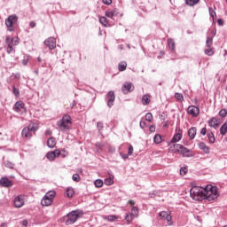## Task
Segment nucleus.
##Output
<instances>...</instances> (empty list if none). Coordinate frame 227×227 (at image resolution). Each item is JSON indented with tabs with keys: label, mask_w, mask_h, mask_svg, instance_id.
<instances>
[{
	"label": "nucleus",
	"mask_w": 227,
	"mask_h": 227,
	"mask_svg": "<svg viewBox=\"0 0 227 227\" xmlns=\"http://www.w3.org/2000/svg\"><path fill=\"white\" fill-rule=\"evenodd\" d=\"M190 196L195 201H203V200H207V201H214L217 200L219 196L217 193V188L207 184L205 188L200 186H193L190 190Z\"/></svg>",
	"instance_id": "1"
},
{
	"label": "nucleus",
	"mask_w": 227,
	"mask_h": 227,
	"mask_svg": "<svg viewBox=\"0 0 227 227\" xmlns=\"http://www.w3.org/2000/svg\"><path fill=\"white\" fill-rule=\"evenodd\" d=\"M57 127H59L61 132H68L72 129V117L69 114H64L63 117L57 121Z\"/></svg>",
	"instance_id": "2"
},
{
	"label": "nucleus",
	"mask_w": 227,
	"mask_h": 227,
	"mask_svg": "<svg viewBox=\"0 0 227 227\" xmlns=\"http://www.w3.org/2000/svg\"><path fill=\"white\" fill-rule=\"evenodd\" d=\"M83 212L81 209H76L69 212L65 217L66 226H70L77 223L78 219H81V216L83 215Z\"/></svg>",
	"instance_id": "3"
},
{
	"label": "nucleus",
	"mask_w": 227,
	"mask_h": 227,
	"mask_svg": "<svg viewBox=\"0 0 227 227\" xmlns=\"http://www.w3.org/2000/svg\"><path fill=\"white\" fill-rule=\"evenodd\" d=\"M38 130V126L35 124H29L28 126L25 127L21 131V136L26 137L27 139H31L35 132Z\"/></svg>",
	"instance_id": "4"
},
{
	"label": "nucleus",
	"mask_w": 227,
	"mask_h": 227,
	"mask_svg": "<svg viewBox=\"0 0 227 227\" xmlns=\"http://www.w3.org/2000/svg\"><path fill=\"white\" fill-rule=\"evenodd\" d=\"M19 21V16L17 14H12L5 20V25L8 31H13V25Z\"/></svg>",
	"instance_id": "5"
},
{
	"label": "nucleus",
	"mask_w": 227,
	"mask_h": 227,
	"mask_svg": "<svg viewBox=\"0 0 227 227\" xmlns=\"http://www.w3.org/2000/svg\"><path fill=\"white\" fill-rule=\"evenodd\" d=\"M121 91L124 95H129L134 91V84L132 82H126L121 87Z\"/></svg>",
	"instance_id": "6"
},
{
	"label": "nucleus",
	"mask_w": 227,
	"mask_h": 227,
	"mask_svg": "<svg viewBox=\"0 0 227 227\" xmlns=\"http://www.w3.org/2000/svg\"><path fill=\"white\" fill-rule=\"evenodd\" d=\"M44 45H46V47H49L51 51H52V49H56V38L50 37L46 39L44 41Z\"/></svg>",
	"instance_id": "7"
},
{
	"label": "nucleus",
	"mask_w": 227,
	"mask_h": 227,
	"mask_svg": "<svg viewBox=\"0 0 227 227\" xmlns=\"http://www.w3.org/2000/svg\"><path fill=\"white\" fill-rule=\"evenodd\" d=\"M187 113L196 118V116L200 114V108L195 106H190L187 109Z\"/></svg>",
	"instance_id": "8"
},
{
	"label": "nucleus",
	"mask_w": 227,
	"mask_h": 227,
	"mask_svg": "<svg viewBox=\"0 0 227 227\" xmlns=\"http://www.w3.org/2000/svg\"><path fill=\"white\" fill-rule=\"evenodd\" d=\"M108 100H107V106L109 107H113V106H114V100L116 98V97L114 96V91L110 90L107 95H106Z\"/></svg>",
	"instance_id": "9"
},
{
	"label": "nucleus",
	"mask_w": 227,
	"mask_h": 227,
	"mask_svg": "<svg viewBox=\"0 0 227 227\" xmlns=\"http://www.w3.org/2000/svg\"><path fill=\"white\" fill-rule=\"evenodd\" d=\"M14 111H16V113H20V111H26V104H24V102L22 101H17L14 104V107H13Z\"/></svg>",
	"instance_id": "10"
},
{
	"label": "nucleus",
	"mask_w": 227,
	"mask_h": 227,
	"mask_svg": "<svg viewBox=\"0 0 227 227\" xmlns=\"http://www.w3.org/2000/svg\"><path fill=\"white\" fill-rule=\"evenodd\" d=\"M5 43H9L12 45V47H16L19 44V37H12L10 38V35H7L5 38Z\"/></svg>",
	"instance_id": "11"
},
{
	"label": "nucleus",
	"mask_w": 227,
	"mask_h": 227,
	"mask_svg": "<svg viewBox=\"0 0 227 227\" xmlns=\"http://www.w3.org/2000/svg\"><path fill=\"white\" fill-rule=\"evenodd\" d=\"M0 185L3 187H12L13 185V183L12 180L8 179V177H2L0 179Z\"/></svg>",
	"instance_id": "12"
},
{
	"label": "nucleus",
	"mask_w": 227,
	"mask_h": 227,
	"mask_svg": "<svg viewBox=\"0 0 227 227\" xmlns=\"http://www.w3.org/2000/svg\"><path fill=\"white\" fill-rule=\"evenodd\" d=\"M14 207L16 208H21V207H24V199H21L20 196H18L14 199Z\"/></svg>",
	"instance_id": "13"
},
{
	"label": "nucleus",
	"mask_w": 227,
	"mask_h": 227,
	"mask_svg": "<svg viewBox=\"0 0 227 227\" xmlns=\"http://www.w3.org/2000/svg\"><path fill=\"white\" fill-rule=\"evenodd\" d=\"M209 127H213V129H217L219 127V121L215 117H212L210 121H208Z\"/></svg>",
	"instance_id": "14"
},
{
	"label": "nucleus",
	"mask_w": 227,
	"mask_h": 227,
	"mask_svg": "<svg viewBox=\"0 0 227 227\" xmlns=\"http://www.w3.org/2000/svg\"><path fill=\"white\" fill-rule=\"evenodd\" d=\"M199 148L200 150H202V152H204V153H210V147H208L207 145V144H205L204 142H200L199 144Z\"/></svg>",
	"instance_id": "15"
},
{
	"label": "nucleus",
	"mask_w": 227,
	"mask_h": 227,
	"mask_svg": "<svg viewBox=\"0 0 227 227\" xmlns=\"http://www.w3.org/2000/svg\"><path fill=\"white\" fill-rule=\"evenodd\" d=\"M180 153H182L183 157H192V152L185 146L183 147Z\"/></svg>",
	"instance_id": "16"
},
{
	"label": "nucleus",
	"mask_w": 227,
	"mask_h": 227,
	"mask_svg": "<svg viewBox=\"0 0 227 227\" xmlns=\"http://www.w3.org/2000/svg\"><path fill=\"white\" fill-rule=\"evenodd\" d=\"M41 204L43 207H51V205H52V200L44 196L41 200Z\"/></svg>",
	"instance_id": "17"
},
{
	"label": "nucleus",
	"mask_w": 227,
	"mask_h": 227,
	"mask_svg": "<svg viewBox=\"0 0 227 227\" xmlns=\"http://www.w3.org/2000/svg\"><path fill=\"white\" fill-rule=\"evenodd\" d=\"M196 134H197L196 127L190 128V129L188 130V136L190 139H194V137H196Z\"/></svg>",
	"instance_id": "18"
},
{
	"label": "nucleus",
	"mask_w": 227,
	"mask_h": 227,
	"mask_svg": "<svg viewBox=\"0 0 227 227\" xmlns=\"http://www.w3.org/2000/svg\"><path fill=\"white\" fill-rule=\"evenodd\" d=\"M182 139V129L178 130V133L174 135L171 143H178Z\"/></svg>",
	"instance_id": "19"
},
{
	"label": "nucleus",
	"mask_w": 227,
	"mask_h": 227,
	"mask_svg": "<svg viewBox=\"0 0 227 227\" xmlns=\"http://www.w3.org/2000/svg\"><path fill=\"white\" fill-rule=\"evenodd\" d=\"M47 146L49 148H54V146H56V138L54 137H51L48 139Z\"/></svg>",
	"instance_id": "20"
},
{
	"label": "nucleus",
	"mask_w": 227,
	"mask_h": 227,
	"mask_svg": "<svg viewBox=\"0 0 227 227\" xmlns=\"http://www.w3.org/2000/svg\"><path fill=\"white\" fill-rule=\"evenodd\" d=\"M44 197L48 198V200H51V201H54V198H56V192L50 191L44 195Z\"/></svg>",
	"instance_id": "21"
},
{
	"label": "nucleus",
	"mask_w": 227,
	"mask_h": 227,
	"mask_svg": "<svg viewBox=\"0 0 227 227\" xmlns=\"http://www.w3.org/2000/svg\"><path fill=\"white\" fill-rule=\"evenodd\" d=\"M118 70L119 72H125V70H127V62L125 61L120 62L118 66Z\"/></svg>",
	"instance_id": "22"
},
{
	"label": "nucleus",
	"mask_w": 227,
	"mask_h": 227,
	"mask_svg": "<svg viewBox=\"0 0 227 227\" xmlns=\"http://www.w3.org/2000/svg\"><path fill=\"white\" fill-rule=\"evenodd\" d=\"M6 45H7V50H6L7 54H15V46H12L9 43H6Z\"/></svg>",
	"instance_id": "23"
},
{
	"label": "nucleus",
	"mask_w": 227,
	"mask_h": 227,
	"mask_svg": "<svg viewBox=\"0 0 227 227\" xmlns=\"http://www.w3.org/2000/svg\"><path fill=\"white\" fill-rule=\"evenodd\" d=\"M66 194L68 198H73L74 194H75V191H74V188L68 187L66 189Z\"/></svg>",
	"instance_id": "24"
},
{
	"label": "nucleus",
	"mask_w": 227,
	"mask_h": 227,
	"mask_svg": "<svg viewBox=\"0 0 227 227\" xmlns=\"http://www.w3.org/2000/svg\"><path fill=\"white\" fill-rule=\"evenodd\" d=\"M142 104L143 106H148L150 104V95H144L142 97Z\"/></svg>",
	"instance_id": "25"
},
{
	"label": "nucleus",
	"mask_w": 227,
	"mask_h": 227,
	"mask_svg": "<svg viewBox=\"0 0 227 227\" xmlns=\"http://www.w3.org/2000/svg\"><path fill=\"white\" fill-rule=\"evenodd\" d=\"M207 139H208L209 143L211 145H214V143H215V137L214 136V133L213 132H208L207 134Z\"/></svg>",
	"instance_id": "26"
},
{
	"label": "nucleus",
	"mask_w": 227,
	"mask_h": 227,
	"mask_svg": "<svg viewBox=\"0 0 227 227\" xmlns=\"http://www.w3.org/2000/svg\"><path fill=\"white\" fill-rule=\"evenodd\" d=\"M106 17H108V19H113L114 15H118L116 13V10H112V11H106L105 13Z\"/></svg>",
	"instance_id": "27"
},
{
	"label": "nucleus",
	"mask_w": 227,
	"mask_h": 227,
	"mask_svg": "<svg viewBox=\"0 0 227 227\" xmlns=\"http://www.w3.org/2000/svg\"><path fill=\"white\" fill-rule=\"evenodd\" d=\"M226 133H227V122L223 123L220 128L221 136H225Z\"/></svg>",
	"instance_id": "28"
},
{
	"label": "nucleus",
	"mask_w": 227,
	"mask_h": 227,
	"mask_svg": "<svg viewBox=\"0 0 227 227\" xmlns=\"http://www.w3.org/2000/svg\"><path fill=\"white\" fill-rule=\"evenodd\" d=\"M134 217H137L139 215V208L137 207H133L131 208V213H130Z\"/></svg>",
	"instance_id": "29"
},
{
	"label": "nucleus",
	"mask_w": 227,
	"mask_h": 227,
	"mask_svg": "<svg viewBox=\"0 0 227 227\" xmlns=\"http://www.w3.org/2000/svg\"><path fill=\"white\" fill-rule=\"evenodd\" d=\"M153 141L156 143V145H160V143H162V137L160 135H155Z\"/></svg>",
	"instance_id": "30"
},
{
	"label": "nucleus",
	"mask_w": 227,
	"mask_h": 227,
	"mask_svg": "<svg viewBox=\"0 0 227 227\" xmlns=\"http://www.w3.org/2000/svg\"><path fill=\"white\" fill-rule=\"evenodd\" d=\"M185 3L188 6H194L200 3V0H185Z\"/></svg>",
	"instance_id": "31"
},
{
	"label": "nucleus",
	"mask_w": 227,
	"mask_h": 227,
	"mask_svg": "<svg viewBox=\"0 0 227 227\" xmlns=\"http://www.w3.org/2000/svg\"><path fill=\"white\" fill-rule=\"evenodd\" d=\"M12 93L16 98L20 97V90H19V88L15 87V85L12 86Z\"/></svg>",
	"instance_id": "32"
},
{
	"label": "nucleus",
	"mask_w": 227,
	"mask_h": 227,
	"mask_svg": "<svg viewBox=\"0 0 227 227\" xmlns=\"http://www.w3.org/2000/svg\"><path fill=\"white\" fill-rule=\"evenodd\" d=\"M168 47L172 51V52H175V40L168 39Z\"/></svg>",
	"instance_id": "33"
},
{
	"label": "nucleus",
	"mask_w": 227,
	"mask_h": 227,
	"mask_svg": "<svg viewBox=\"0 0 227 227\" xmlns=\"http://www.w3.org/2000/svg\"><path fill=\"white\" fill-rule=\"evenodd\" d=\"M94 185L95 187L100 188L102 185H104V181H102V179H96L94 181Z\"/></svg>",
	"instance_id": "34"
},
{
	"label": "nucleus",
	"mask_w": 227,
	"mask_h": 227,
	"mask_svg": "<svg viewBox=\"0 0 227 227\" xmlns=\"http://www.w3.org/2000/svg\"><path fill=\"white\" fill-rule=\"evenodd\" d=\"M105 185H113L114 184V180L112 177H107L104 181Z\"/></svg>",
	"instance_id": "35"
},
{
	"label": "nucleus",
	"mask_w": 227,
	"mask_h": 227,
	"mask_svg": "<svg viewBox=\"0 0 227 227\" xmlns=\"http://www.w3.org/2000/svg\"><path fill=\"white\" fill-rule=\"evenodd\" d=\"M174 148H175L176 152H177L178 153H181L182 150L184 148V145H179V144H175L174 145Z\"/></svg>",
	"instance_id": "36"
},
{
	"label": "nucleus",
	"mask_w": 227,
	"mask_h": 227,
	"mask_svg": "<svg viewBox=\"0 0 227 227\" xmlns=\"http://www.w3.org/2000/svg\"><path fill=\"white\" fill-rule=\"evenodd\" d=\"M213 42H214V39L212 37H207L206 41V47L211 48Z\"/></svg>",
	"instance_id": "37"
},
{
	"label": "nucleus",
	"mask_w": 227,
	"mask_h": 227,
	"mask_svg": "<svg viewBox=\"0 0 227 227\" xmlns=\"http://www.w3.org/2000/svg\"><path fill=\"white\" fill-rule=\"evenodd\" d=\"M4 166L5 168H9V169H13V168H15V164H13L12 162L7 160L4 161Z\"/></svg>",
	"instance_id": "38"
},
{
	"label": "nucleus",
	"mask_w": 227,
	"mask_h": 227,
	"mask_svg": "<svg viewBox=\"0 0 227 227\" xmlns=\"http://www.w3.org/2000/svg\"><path fill=\"white\" fill-rule=\"evenodd\" d=\"M205 54L207 56H214V48H207L205 50Z\"/></svg>",
	"instance_id": "39"
},
{
	"label": "nucleus",
	"mask_w": 227,
	"mask_h": 227,
	"mask_svg": "<svg viewBox=\"0 0 227 227\" xmlns=\"http://www.w3.org/2000/svg\"><path fill=\"white\" fill-rule=\"evenodd\" d=\"M145 120L146 121H149V122L153 121V115L152 114V113H147L145 114Z\"/></svg>",
	"instance_id": "40"
},
{
	"label": "nucleus",
	"mask_w": 227,
	"mask_h": 227,
	"mask_svg": "<svg viewBox=\"0 0 227 227\" xmlns=\"http://www.w3.org/2000/svg\"><path fill=\"white\" fill-rule=\"evenodd\" d=\"M46 158L52 161V160H54V159H56V156H55L54 153L50 152L46 154Z\"/></svg>",
	"instance_id": "41"
},
{
	"label": "nucleus",
	"mask_w": 227,
	"mask_h": 227,
	"mask_svg": "<svg viewBox=\"0 0 227 227\" xmlns=\"http://www.w3.org/2000/svg\"><path fill=\"white\" fill-rule=\"evenodd\" d=\"M99 22H100V24H102V26H107V24H109L107 22V18H106L104 16L99 18Z\"/></svg>",
	"instance_id": "42"
},
{
	"label": "nucleus",
	"mask_w": 227,
	"mask_h": 227,
	"mask_svg": "<svg viewBox=\"0 0 227 227\" xmlns=\"http://www.w3.org/2000/svg\"><path fill=\"white\" fill-rule=\"evenodd\" d=\"M133 219H134V216L132 215L131 213L126 215V216H125V220H126L127 223H132Z\"/></svg>",
	"instance_id": "43"
},
{
	"label": "nucleus",
	"mask_w": 227,
	"mask_h": 227,
	"mask_svg": "<svg viewBox=\"0 0 227 227\" xmlns=\"http://www.w3.org/2000/svg\"><path fill=\"white\" fill-rule=\"evenodd\" d=\"M175 98L179 100L180 102L184 101V95L182 93L176 92L175 94Z\"/></svg>",
	"instance_id": "44"
},
{
	"label": "nucleus",
	"mask_w": 227,
	"mask_h": 227,
	"mask_svg": "<svg viewBox=\"0 0 227 227\" xmlns=\"http://www.w3.org/2000/svg\"><path fill=\"white\" fill-rule=\"evenodd\" d=\"M180 175H181L182 176H185V175H187V168L182 167V168H180Z\"/></svg>",
	"instance_id": "45"
},
{
	"label": "nucleus",
	"mask_w": 227,
	"mask_h": 227,
	"mask_svg": "<svg viewBox=\"0 0 227 227\" xmlns=\"http://www.w3.org/2000/svg\"><path fill=\"white\" fill-rule=\"evenodd\" d=\"M226 115H227L226 109L220 110L219 116H221L222 118H226Z\"/></svg>",
	"instance_id": "46"
},
{
	"label": "nucleus",
	"mask_w": 227,
	"mask_h": 227,
	"mask_svg": "<svg viewBox=\"0 0 227 227\" xmlns=\"http://www.w3.org/2000/svg\"><path fill=\"white\" fill-rule=\"evenodd\" d=\"M72 178H73L74 182H80L81 176H79V174H74Z\"/></svg>",
	"instance_id": "47"
},
{
	"label": "nucleus",
	"mask_w": 227,
	"mask_h": 227,
	"mask_svg": "<svg viewBox=\"0 0 227 227\" xmlns=\"http://www.w3.org/2000/svg\"><path fill=\"white\" fill-rule=\"evenodd\" d=\"M97 127H98V131L100 132V130H102L104 129V123H102L101 121H98L97 123Z\"/></svg>",
	"instance_id": "48"
},
{
	"label": "nucleus",
	"mask_w": 227,
	"mask_h": 227,
	"mask_svg": "<svg viewBox=\"0 0 227 227\" xmlns=\"http://www.w3.org/2000/svg\"><path fill=\"white\" fill-rule=\"evenodd\" d=\"M117 218L118 217H116V215H108V221H111V222L116 221Z\"/></svg>",
	"instance_id": "49"
},
{
	"label": "nucleus",
	"mask_w": 227,
	"mask_h": 227,
	"mask_svg": "<svg viewBox=\"0 0 227 227\" xmlns=\"http://www.w3.org/2000/svg\"><path fill=\"white\" fill-rule=\"evenodd\" d=\"M52 153H54L55 157H59V155H61V151H59V149H57L55 151H52Z\"/></svg>",
	"instance_id": "50"
},
{
	"label": "nucleus",
	"mask_w": 227,
	"mask_h": 227,
	"mask_svg": "<svg viewBox=\"0 0 227 227\" xmlns=\"http://www.w3.org/2000/svg\"><path fill=\"white\" fill-rule=\"evenodd\" d=\"M134 153V147L132 145L129 146L128 155H132Z\"/></svg>",
	"instance_id": "51"
},
{
	"label": "nucleus",
	"mask_w": 227,
	"mask_h": 227,
	"mask_svg": "<svg viewBox=\"0 0 227 227\" xmlns=\"http://www.w3.org/2000/svg\"><path fill=\"white\" fill-rule=\"evenodd\" d=\"M108 152L109 153H114V152H116V148H114V146H109Z\"/></svg>",
	"instance_id": "52"
},
{
	"label": "nucleus",
	"mask_w": 227,
	"mask_h": 227,
	"mask_svg": "<svg viewBox=\"0 0 227 227\" xmlns=\"http://www.w3.org/2000/svg\"><path fill=\"white\" fill-rule=\"evenodd\" d=\"M209 14H210V17H212V19L215 17V12L212 10V8H209Z\"/></svg>",
	"instance_id": "53"
},
{
	"label": "nucleus",
	"mask_w": 227,
	"mask_h": 227,
	"mask_svg": "<svg viewBox=\"0 0 227 227\" xmlns=\"http://www.w3.org/2000/svg\"><path fill=\"white\" fill-rule=\"evenodd\" d=\"M139 125H140V128H141V129H145V128L146 127V121H141L140 123H139Z\"/></svg>",
	"instance_id": "54"
},
{
	"label": "nucleus",
	"mask_w": 227,
	"mask_h": 227,
	"mask_svg": "<svg viewBox=\"0 0 227 227\" xmlns=\"http://www.w3.org/2000/svg\"><path fill=\"white\" fill-rule=\"evenodd\" d=\"M200 134L202 136H207V128H202V129L200 130Z\"/></svg>",
	"instance_id": "55"
},
{
	"label": "nucleus",
	"mask_w": 227,
	"mask_h": 227,
	"mask_svg": "<svg viewBox=\"0 0 227 227\" xmlns=\"http://www.w3.org/2000/svg\"><path fill=\"white\" fill-rule=\"evenodd\" d=\"M168 213L166 211H162L160 213V217H167Z\"/></svg>",
	"instance_id": "56"
},
{
	"label": "nucleus",
	"mask_w": 227,
	"mask_h": 227,
	"mask_svg": "<svg viewBox=\"0 0 227 227\" xmlns=\"http://www.w3.org/2000/svg\"><path fill=\"white\" fill-rule=\"evenodd\" d=\"M102 2L104 3V4H111L113 3V0H102Z\"/></svg>",
	"instance_id": "57"
},
{
	"label": "nucleus",
	"mask_w": 227,
	"mask_h": 227,
	"mask_svg": "<svg viewBox=\"0 0 227 227\" xmlns=\"http://www.w3.org/2000/svg\"><path fill=\"white\" fill-rule=\"evenodd\" d=\"M217 24H218L219 26H223L224 21L223 20V19H218V20H217Z\"/></svg>",
	"instance_id": "58"
},
{
	"label": "nucleus",
	"mask_w": 227,
	"mask_h": 227,
	"mask_svg": "<svg viewBox=\"0 0 227 227\" xmlns=\"http://www.w3.org/2000/svg\"><path fill=\"white\" fill-rule=\"evenodd\" d=\"M149 131H150V132H155V125H151V126L149 127Z\"/></svg>",
	"instance_id": "59"
},
{
	"label": "nucleus",
	"mask_w": 227,
	"mask_h": 227,
	"mask_svg": "<svg viewBox=\"0 0 227 227\" xmlns=\"http://www.w3.org/2000/svg\"><path fill=\"white\" fill-rule=\"evenodd\" d=\"M14 79H20V73L14 74Z\"/></svg>",
	"instance_id": "60"
},
{
	"label": "nucleus",
	"mask_w": 227,
	"mask_h": 227,
	"mask_svg": "<svg viewBox=\"0 0 227 227\" xmlns=\"http://www.w3.org/2000/svg\"><path fill=\"white\" fill-rule=\"evenodd\" d=\"M29 26H30V27H36V23L35 21H31Z\"/></svg>",
	"instance_id": "61"
},
{
	"label": "nucleus",
	"mask_w": 227,
	"mask_h": 227,
	"mask_svg": "<svg viewBox=\"0 0 227 227\" xmlns=\"http://www.w3.org/2000/svg\"><path fill=\"white\" fill-rule=\"evenodd\" d=\"M45 134H46V136H51L52 134V131H51V129H47L45 131Z\"/></svg>",
	"instance_id": "62"
},
{
	"label": "nucleus",
	"mask_w": 227,
	"mask_h": 227,
	"mask_svg": "<svg viewBox=\"0 0 227 227\" xmlns=\"http://www.w3.org/2000/svg\"><path fill=\"white\" fill-rule=\"evenodd\" d=\"M150 198H153L155 196V192H149Z\"/></svg>",
	"instance_id": "63"
},
{
	"label": "nucleus",
	"mask_w": 227,
	"mask_h": 227,
	"mask_svg": "<svg viewBox=\"0 0 227 227\" xmlns=\"http://www.w3.org/2000/svg\"><path fill=\"white\" fill-rule=\"evenodd\" d=\"M22 225L27 227V220H23Z\"/></svg>",
	"instance_id": "64"
}]
</instances>
